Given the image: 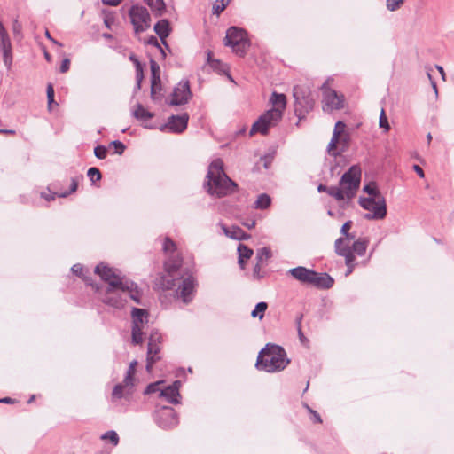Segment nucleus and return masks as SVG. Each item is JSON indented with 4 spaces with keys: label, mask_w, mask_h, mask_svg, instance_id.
I'll return each instance as SVG.
<instances>
[{
    "label": "nucleus",
    "mask_w": 454,
    "mask_h": 454,
    "mask_svg": "<svg viewBox=\"0 0 454 454\" xmlns=\"http://www.w3.org/2000/svg\"><path fill=\"white\" fill-rule=\"evenodd\" d=\"M204 186L211 196L218 198L231 194L238 187L237 184L225 174L223 162L220 159L213 160L209 165Z\"/></svg>",
    "instance_id": "nucleus-1"
},
{
    "label": "nucleus",
    "mask_w": 454,
    "mask_h": 454,
    "mask_svg": "<svg viewBox=\"0 0 454 454\" xmlns=\"http://www.w3.org/2000/svg\"><path fill=\"white\" fill-rule=\"evenodd\" d=\"M270 102L273 105V107L262 114L253 124L250 130V136H253L257 132L262 135L268 134L269 129L277 125L282 119L283 111L286 106V96L284 94L273 92L270 98Z\"/></svg>",
    "instance_id": "nucleus-2"
},
{
    "label": "nucleus",
    "mask_w": 454,
    "mask_h": 454,
    "mask_svg": "<svg viewBox=\"0 0 454 454\" xmlns=\"http://www.w3.org/2000/svg\"><path fill=\"white\" fill-rule=\"evenodd\" d=\"M289 363L282 347L268 343L259 352L255 366L260 371L273 373L284 370Z\"/></svg>",
    "instance_id": "nucleus-3"
},
{
    "label": "nucleus",
    "mask_w": 454,
    "mask_h": 454,
    "mask_svg": "<svg viewBox=\"0 0 454 454\" xmlns=\"http://www.w3.org/2000/svg\"><path fill=\"white\" fill-rule=\"evenodd\" d=\"M287 274L303 285L312 286L319 289L331 288L334 284L333 278L327 273H317L303 266L290 269Z\"/></svg>",
    "instance_id": "nucleus-4"
},
{
    "label": "nucleus",
    "mask_w": 454,
    "mask_h": 454,
    "mask_svg": "<svg viewBox=\"0 0 454 454\" xmlns=\"http://www.w3.org/2000/svg\"><path fill=\"white\" fill-rule=\"evenodd\" d=\"M294 98V113L301 120L313 109L315 101L310 89L306 86L296 85L293 90Z\"/></svg>",
    "instance_id": "nucleus-5"
},
{
    "label": "nucleus",
    "mask_w": 454,
    "mask_h": 454,
    "mask_svg": "<svg viewBox=\"0 0 454 454\" xmlns=\"http://www.w3.org/2000/svg\"><path fill=\"white\" fill-rule=\"evenodd\" d=\"M224 45L231 47L237 55L244 56L250 47V41L244 29L231 27L226 32Z\"/></svg>",
    "instance_id": "nucleus-6"
},
{
    "label": "nucleus",
    "mask_w": 454,
    "mask_h": 454,
    "mask_svg": "<svg viewBox=\"0 0 454 454\" xmlns=\"http://www.w3.org/2000/svg\"><path fill=\"white\" fill-rule=\"evenodd\" d=\"M359 205L369 211L364 217L366 220H381L387 215V205L384 198H364L359 199Z\"/></svg>",
    "instance_id": "nucleus-7"
},
{
    "label": "nucleus",
    "mask_w": 454,
    "mask_h": 454,
    "mask_svg": "<svg viewBox=\"0 0 454 454\" xmlns=\"http://www.w3.org/2000/svg\"><path fill=\"white\" fill-rule=\"evenodd\" d=\"M132 331L131 341L134 345H140L144 341V329L149 321L146 309L133 308L131 311Z\"/></svg>",
    "instance_id": "nucleus-8"
},
{
    "label": "nucleus",
    "mask_w": 454,
    "mask_h": 454,
    "mask_svg": "<svg viewBox=\"0 0 454 454\" xmlns=\"http://www.w3.org/2000/svg\"><path fill=\"white\" fill-rule=\"evenodd\" d=\"M361 182V168L358 165L351 166L347 172H345L340 180V186L347 193V199L351 200L356 193Z\"/></svg>",
    "instance_id": "nucleus-9"
},
{
    "label": "nucleus",
    "mask_w": 454,
    "mask_h": 454,
    "mask_svg": "<svg viewBox=\"0 0 454 454\" xmlns=\"http://www.w3.org/2000/svg\"><path fill=\"white\" fill-rule=\"evenodd\" d=\"M125 281L122 285H117V286H106L104 294L101 298L102 301L113 308L121 309L128 301V293L124 288Z\"/></svg>",
    "instance_id": "nucleus-10"
},
{
    "label": "nucleus",
    "mask_w": 454,
    "mask_h": 454,
    "mask_svg": "<svg viewBox=\"0 0 454 454\" xmlns=\"http://www.w3.org/2000/svg\"><path fill=\"white\" fill-rule=\"evenodd\" d=\"M129 15L136 34L145 32L150 27L151 17L145 7L135 4L129 9Z\"/></svg>",
    "instance_id": "nucleus-11"
},
{
    "label": "nucleus",
    "mask_w": 454,
    "mask_h": 454,
    "mask_svg": "<svg viewBox=\"0 0 454 454\" xmlns=\"http://www.w3.org/2000/svg\"><path fill=\"white\" fill-rule=\"evenodd\" d=\"M320 89L323 93L322 103L324 112L329 113L333 110L343 108L344 96L331 89L328 85V82H324Z\"/></svg>",
    "instance_id": "nucleus-12"
},
{
    "label": "nucleus",
    "mask_w": 454,
    "mask_h": 454,
    "mask_svg": "<svg viewBox=\"0 0 454 454\" xmlns=\"http://www.w3.org/2000/svg\"><path fill=\"white\" fill-rule=\"evenodd\" d=\"M94 271L107 284L106 286H117V285H122V282L127 280L121 276L119 270L110 268L104 263L97 265Z\"/></svg>",
    "instance_id": "nucleus-13"
},
{
    "label": "nucleus",
    "mask_w": 454,
    "mask_h": 454,
    "mask_svg": "<svg viewBox=\"0 0 454 454\" xmlns=\"http://www.w3.org/2000/svg\"><path fill=\"white\" fill-rule=\"evenodd\" d=\"M155 422L163 429H170L178 424L177 414L171 407L163 406L155 411Z\"/></svg>",
    "instance_id": "nucleus-14"
},
{
    "label": "nucleus",
    "mask_w": 454,
    "mask_h": 454,
    "mask_svg": "<svg viewBox=\"0 0 454 454\" xmlns=\"http://www.w3.org/2000/svg\"><path fill=\"white\" fill-rule=\"evenodd\" d=\"M192 96L189 81L183 80L174 88L172 98L169 100L168 104L170 106L184 105L190 100Z\"/></svg>",
    "instance_id": "nucleus-15"
},
{
    "label": "nucleus",
    "mask_w": 454,
    "mask_h": 454,
    "mask_svg": "<svg viewBox=\"0 0 454 454\" xmlns=\"http://www.w3.org/2000/svg\"><path fill=\"white\" fill-rule=\"evenodd\" d=\"M196 280L192 276H189L183 279L176 290V295L181 298L184 304L190 303L194 296Z\"/></svg>",
    "instance_id": "nucleus-16"
},
{
    "label": "nucleus",
    "mask_w": 454,
    "mask_h": 454,
    "mask_svg": "<svg viewBox=\"0 0 454 454\" xmlns=\"http://www.w3.org/2000/svg\"><path fill=\"white\" fill-rule=\"evenodd\" d=\"M344 239H337L334 243L335 252L338 255L343 256L345 258V263L347 265V271L345 276L350 275L355 267V255H353L352 251L350 249V246L348 244L345 247H341Z\"/></svg>",
    "instance_id": "nucleus-17"
},
{
    "label": "nucleus",
    "mask_w": 454,
    "mask_h": 454,
    "mask_svg": "<svg viewBox=\"0 0 454 454\" xmlns=\"http://www.w3.org/2000/svg\"><path fill=\"white\" fill-rule=\"evenodd\" d=\"M189 121V115L187 113H184L179 115H171L168 122L160 127V130L163 131L165 129H168L174 133H182L186 129Z\"/></svg>",
    "instance_id": "nucleus-18"
},
{
    "label": "nucleus",
    "mask_w": 454,
    "mask_h": 454,
    "mask_svg": "<svg viewBox=\"0 0 454 454\" xmlns=\"http://www.w3.org/2000/svg\"><path fill=\"white\" fill-rule=\"evenodd\" d=\"M181 387V381L176 380L173 384L166 387L160 391V396L165 398L168 402L173 404H177L180 403L179 397V388Z\"/></svg>",
    "instance_id": "nucleus-19"
},
{
    "label": "nucleus",
    "mask_w": 454,
    "mask_h": 454,
    "mask_svg": "<svg viewBox=\"0 0 454 454\" xmlns=\"http://www.w3.org/2000/svg\"><path fill=\"white\" fill-rule=\"evenodd\" d=\"M153 29H154V32L157 34V35L161 40L163 45L167 46V48L168 49V44L166 42V38L170 35V32H171L170 23H169L168 20L162 19V20H159L154 25Z\"/></svg>",
    "instance_id": "nucleus-20"
},
{
    "label": "nucleus",
    "mask_w": 454,
    "mask_h": 454,
    "mask_svg": "<svg viewBox=\"0 0 454 454\" xmlns=\"http://www.w3.org/2000/svg\"><path fill=\"white\" fill-rule=\"evenodd\" d=\"M0 46L4 63L5 67L10 69L12 64V44L8 35L0 38Z\"/></svg>",
    "instance_id": "nucleus-21"
},
{
    "label": "nucleus",
    "mask_w": 454,
    "mask_h": 454,
    "mask_svg": "<svg viewBox=\"0 0 454 454\" xmlns=\"http://www.w3.org/2000/svg\"><path fill=\"white\" fill-rule=\"evenodd\" d=\"M160 345H152L147 347L146 371L151 372L153 364L160 360Z\"/></svg>",
    "instance_id": "nucleus-22"
},
{
    "label": "nucleus",
    "mask_w": 454,
    "mask_h": 454,
    "mask_svg": "<svg viewBox=\"0 0 454 454\" xmlns=\"http://www.w3.org/2000/svg\"><path fill=\"white\" fill-rule=\"evenodd\" d=\"M222 229L224 234L236 240H246L249 239L250 235L247 234L241 228L238 226L226 227L225 225H222Z\"/></svg>",
    "instance_id": "nucleus-23"
},
{
    "label": "nucleus",
    "mask_w": 454,
    "mask_h": 454,
    "mask_svg": "<svg viewBox=\"0 0 454 454\" xmlns=\"http://www.w3.org/2000/svg\"><path fill=\"white\" fill-rule=\"evenodd\" d=\"M182 266V259L178 255L169 257L164 263L165 272L172 277V274L178 276V270Z\"/></svg>",
    "instance_id": "nucleus-24"
},
{
    "label": "nucleus",
    "mask_w": 454,
    "mask_h": 454,
    "mask_svg": "<svg viewBox=\"0 0 454 454\" xmlns=\"http://www.w3.org/2000/svg\"><path fill=\"white\" fill-rule=\"evenodd\" d=\"M124 288L128 293V300L134 301L137 304H141V293L137 290V286L132 281L125 280Z\"/></svg>",
    "instance_id": "nucleus-25"
},
{
    "label": "nucleus",
    "mask_w": 454,
    "mask_h": 454,
    "mask_svg": "<svg viewBox=\"0 0 454 454\" xmlns=\"http://www.w3.org/2000/svg\"><path fill=\"white\" fill-rule=\"evenodd\" d=\"M177 275L172 274V277L169 274L165 273L160 276L157 279L156 285L163 290H171L176 286L175 281Z\"/></svg>",
    "instance_id": "nucleus-26"
},
{
    "label": "nucleus",
    "mask_w": 454,
    "mask_h": 454,
    "mask_svg": "<svg viewBox=\"0 0 454 454\" xmlns=\"http://www.w3.org/2000/svg\"><path fill=\"white\" fill-rule=\"evenodd\" d=\"M238 254H239L238 263L241 269H244L246 261L248 260L253 255L254 251H253V249L249 248L247 246L240 243L238 246Z\"/></svg>",
    "instance_id": "nucleus-27"
},
{
    "label": "nucleus",
    "mask_w": 454,
    "mask_h": 454,
    "mask_svg": "<svg viewBox=\"0 0 454 454\" xmlns=\"http://www.w3.org/2000/svg\"><path fill=\"white\" fill-rule=\"evenodd\" d=\"M132 115L139 121H145L153 118L154 114L145 109L140 103H137L132 111Z\"/></svg>",
    "instance_id": "nucleus-28"
},
{
    "label": "nucleus",
    "mask_w": 454,
    "mask_h": 454,
    "mask_svg": "<svg viewBox=\"0 0 454 454\" xmlns=\"http://www.w3.org/2000/svg\"><path fill=\"white\" fill-rule=\"evenodd\" d=\"M155 16H161L166 11V4L163 0H145Z\"/></svg>",
    "instance_id": "nucleus-29"
},
{
    "label": "nucleus",
    "mask_w": 454,
    "mask_h": 454,
    "mask_svg": "<svg viewBox=\"0 0 454 454\" xmlns=\"http://www.w3.org/2000/svg\"><path fill=\"white\" fill-rule=\"evenodd\" d=\"M368 245V240L365 239H358L356 240L352 247H350V249L352 251V254H356L359 256H362L365 254L366 248Z\"/></svg>",
    "instance_id": "nucleus-30"
},
{
    "label": "nucleus",
    "mask_w": 454,
    "mask_h": 454,
    "mask_svg": "<svg viewBox=\"0 0 454 454\" xmlns=\"http://www.w3.org/2000/svg\"><path fill=\"white\" fill-rule=\"evenodd\" d=\"M340 143H341V137L337 136V133H333L331 141L327 145L328 153L334 157L340 155V153L337 151V144H340Z\"/></svg>",
    "instance_id": "nucleus-31"
},
{
    "label": "nucleus",
    "mask_w": 454,
    "mask_h": 454,
    "mask_svg": "<svg viewBox=\"0 0 454 454\" xmlns=\"http://www.w3.org/2000/svg\"><path fill=\"white\" fill-rule=\"evenodd\" d=\"M271 203L270 197L266 193H262L257 197L254 202V208L256 209H266Z\"/></svg>",
    "instance_id": "nucleus-32"
},
{
    "label": "nucleus",
    "mask_w": 454,
    "mask_h": 454,
    "mask_svg": "<svg viewBox=\"0 0 454 454\" xmlns=\"http://www.w3.org/2000/svg\"><path fill=\"white\" fill-rule=\"evenodd\" d=\"M327 193L337 200H344L347 199V193L341 186H329V192Z\"/></svg>",
    "instance_id": "nucleus-33"
},
{
    "label": "nucleus",
    "mask_w": 454,
    "mask_h": 454,
    "mask_svg": "<svg viewBox=\"0 0 454 454\" xmlns=\"http://www.w3.org/2000/svg\"><path fill=\"white\" fill-rule=\"evenodd\" d=\"M363 190L369 195L368 198H384L374 183H370L364 185Z\"/></svg>",
    "instance_id": "nucleus-34"
},
{
    "label": "nucleus",
    "mask_w": 454,
    "mask_h": 454,
    "mask_svg": "<svg viewBox=\"0 0 454 454\" xmlns=\"http://www.w3.org/2000/svg\"><path fill=\"white\" fill-rule=\"evenodd\" d=\"M271 257V251L269 247H262L257 250L256 261L259 263L266 264L267 261Z\"/></svg>",
    "instance_id": "nucleus-35"
},
{
    "label": "nucleus",
    "mask_w": 454,
    "mask_h": 454,
    "mask_svg": "<svg viewBox=\"0 0 454 454\" xmlns=\"http://www.w3.org/2000/svg\"><path fill=\"white\" fill-rule=\"evenodd\" d=\"M268 308V304L264 301L258 302L251 312L252 317H258L260 320L263 318L264 313Z\"/></svg>",
    "instance_id": "nucleus-36"
},
{
    "label": "nucleus",
    "mask_w": 454,
    "mask_h": 454,
    "mask_svg": "<svg viewBox=\"0 0 454 454\" xmlns=\"http://www.w3.org/2000/svg\"><path fill=\"white\" fill-rule=\"evenodd\" d=\"M162 90L161 82L160 79H158V81L151 80V98L153 101H156L160 98V92Z\"/></svg>",
    "instance_id": "nucleus-37"
},
{
    "label": "nucleus",
    "mask_w": 454,
    "mask_h": 454,
    "mask_svg": "<svg viewBox=\"0 0 454 454\" xmlns=\"http://www.w3.org/2000/svg\"><path fill=\"white\" fill-rule=\"evenodd\" d=\"M150 68H151V80L158 81L160 79V68L157 62L153 59L150 60Z\"/></svg>",
    "instance_id": "nucleus-38"
},
{
    "label": "nucleus",
    "mask_w": 454,
    "mask_h": 454,
    "mask_svg": "<svg viewBox=\"0 0 454 454\" xmlns=\"http://www.w3.org/2000/svg\"><path fill=\"white\" fill-rule=\"evenodd\" d=\"M161 340V334L157 330H152L148 338V346L160 345Z\"/></svg>",
    "instance_id": "nucleus-39"
},
{
    "label": "nucleus",
    "mask_w": 454,
    "mask_h": 454,
    "mask_svg": "<svg viewBox=\"0 0 454 454\" xmlns=\"http://www.w3.org/2000/svg\"><path fill=\"white\" fill-rule=\"evenodd\" d=\"M87 176L92 184H95L102 178L99 169L95 167H91L88 169Z\"/></svg>",
    "instance_id": "nucleus-40"
},
{
    "label": "nucleus",
    "mask_w": 454,
    "mask_h": 454,
    "mask_svg": "<svg viewBox=\"0 0 454 454\" xmlns=\"http://www.w3.org/2000/svg\"><path fill=\"white\" fill-rule=\"evenodd\" d=\"M126 395H128L127 388H125L123 384L119 383V384L115 385V387H114L113 393H112L113 397L121 399V398L126 396Z\"/></svg>",
    "instance_id": "nucleus-41"
},
{
    "label": "nucleus",
    "mask_w": 454,
    "mask_h": 454,
    "mask_svg": "<svg viewBox=\"0 0 454 454\" xmlns=\"http://www.w3.org/2000/svg\"><path fill=\"white\" fill-rule=\"evenodd\" d=\"M101 439L109 440L114 446H117L119 443V436L117 433L114 430L106 432L104 434L101 435Z\"/></svg>",
    "instance_id": "nucleus-42"
},
{
    "label": "nucleus",
    "mask_w": 454,
    "mask_h": 454,
    "mask_svg": "<svg viewBox=\"0 0 454 454\" xmlns=\"http://www.w3.org/2000/svg\"><path fill=\"white\" fill-rule=\"evenodd\" d=\"M231 0H216L213 6V12L219 15L228 5Z\"/></svg>",
    "instance_id": "nucleus-43"
},
{
    "label": "nucleus",
    "mask_w": 454,
    "mask_h": 454,
    "mask_svg": "<svg viewBox=\"0 0 454 454\" xmlns=\"http://www.w3.org/2000/svg\"><path fill=\"white\" fill-rule=\"evenodd\" d=\"M176 249L175 242L169 238H165L163 243V250L166 254H172Z\"/></svg>",
    "instance_id": "nucleus-44"
},
{
    "label": "nucleus",
    "mask_w": 454,
    "mask_h": 454,
    "mask_svg": "<svg viewBox=\"0 0 454 454\" xmlns=\"http://www.w3.org/2000/svg\"><path fill=\"white\" fill-rule=\"evenodd\" d=\"M144 78V74H143V69H142V67L139 63V61H137V68H136V80H137V84H136V90H139L141 89V83H142V80Z\"/></svg>",
    "instance_id": "nucleus-45"
},
{
    "label": "nucleus",
    "mask_w": 454,
    "mask_h": 454,
    "mask_svg": "<svg viewBox=\"0 0 454 454\" xmlns=\"http://www.w3.org/2000/svg\"><path fill=\"white\" fill-rule=\"evenodd\" d=\"M121 384H123L125 388H127V394H131V388L134 386V375H131L130 373H126Z\"/></svg>",
    "instance_id": "nucleus-46"
},
{
    "label": "nucleus",
    "mask_w": 454,
    "mask_h": 454,
    "mask_svg": "<svg viewBox=\"0 0 454 454\" xmlns=\"http://www.w3.org/2000/svg\"><path fill=\"white\" fill-rule=\"evenodd\" d=\"M107 154V148L105 145H98L94 148V155L99 160H104Z\"/></svg>",
    "instance_id": "nucleus-47"
},
{
    "label": "nucleus",
    "mask_w": 454,
    "mask_h": 454,
    "mask_svg": "<svg viewBox=\"0 0 454 454\" xmlns=\"http://www.w3.org/2000/svg\"><path fill=\"white\" fill-rule=\"evenodd\" d=\"M404 0H387V10L394 12L398 10L403 4Z\"/></svg>",
    "instance_id": "nucleus-48"
},
{
    "label": "nucleus",
    "mask_w": 454,
    "mask_h": 454,
    "mask_svg": "<svg viewBox=\"0 0 454 454\" xmlns=\"http://www.w3.org/2000/svg\"><path fill=\"white\" fill-rule=\"evenodd\" d=\"M110 146H114L115 149L114 153H117L119 155H121L126 149L125 145L119 140H114L111 142Z\"/></svg>",
    "instance_id": "nucleus-49"
},
{
    "label": "nucleus",
    "mask_w": 454,
    "mask_h": 454,
    "mask_svg": "<svg viewBox=\"0 0 454 454\" xmlns=\"http://www.w3.org/2000/svg\"><path fill=\"white\" fill-rule=\"evenodd\" d=\"M163 381H157V382H154V383H151L149 384L144 394L145 395H149V394H153V393H156L158 391H160V389L159 388V386L162 383Z\"/></svg>",
    "instance_id": "nucleus-50"
},
{
    "label": "nucleus",
    "mask_w": 454,
    "mask_h": 454,
    "mask_svg": "<svg viewBox=\"0 0 454 454\" xmlns=\"http://www.w3.org/2000/svg\"><path fill=\"white\" fill-rule=\"evenodd\" d=\"M46 92H47V99H48V107L51 108L52 104L55 103V101H54V89H53L52 84L50 83V84L47 85Z\"/></svg>",
    "instance_id": "nucleus-51"
},
{
    "label": "nucleus",
    "mask_w": 454,
    "mask_h": 454,
    "mask_svg": "<svg viewBox=\"0 0 454 454\" xmlns=\"http://www.w3.org/2000/svg\"><path fill=\"white\" fill-rule=\"evenodd\" d=\"M380 127L385 129L387 131L390 129L384 109L381 110L380 116Z\"/></svg>",
    "instance_id": "nucleus-52"
},
{
    "label": "nucleus",
    "mask_w": 454,
    "mask_h": 454,
    "mask_svg": "<svg viewBox=\"0 0 454 454\" xmlns=\"http://www.w3.org/2000/svg\"><path fill=\"white\" fill-rule=\"evenodd\" d=\"M345 128H346V124L343 121H339L336 122L333 133H337V136L341 137V135L344 134Z\"/></svg>",
    "instance_id": "nucleus-53"
},
{
    "label": "nucleus",
    "mask_w": 454,
    "mask_h": 454,
    "mask_svg": "<svg viewBox=\"0 0 454 454\" xmlns=\"http://www.w3.org/2000/svg\"><path fill=\"white\" fill-rule=\"evenodd\" d=\"M77 187H78V180H77V178L74 177V178H72V181H71L70 191L60 193L59 195V197H61V198L67 197L69 193L74 192L77 190Z\"/></svg>",
    "instance_id": "nucleus-54"
},
{
    "label": "nucleus",
    "mask_w": 454,
    "mask_h": 454,
    "mask_svg": "<svg viewBox=\"0 0 454 454\" xmlns=\"http://www.w3.org/2000/svg\"><path fill=\"white\" fill-rule=\"evenodd\" d=\"M214 70L217 71V72H225V67L223 66V64L218 60V59H215V60H212V62H210V65H209Z\"/></svg>",
    "instance_id": "nucleus-55"
},
{
    "label": "nucleus",
    "mask_w": 454,
    "mask_h": 454,
    "mask_svg": "<svg viewBox=\"0 0 454 454\" xmlns=\"http://www.w3.org/2000/svg\"><path fill=\"white\" fill-rule=\"evenodd\" d=\"M262 263H259V262H256V264L254 267L253 270V277L256 279H260L264 277L263 274L261 273V267L262 266Z\"/></svg>",
    "instance_id": "nucleus-56"
},
{
    "label": "nucleus",
    "mask_w": 454,
    "mask_h": 454,
    "mask_svg": "<svg viewBox=\"0 0 454 454\" xmlns=\"http://www.w3.org/2000/svg\"><path fill=\"white\" fill-rule=\"evenodd\" d=\"M72 271L74 274L79 276V277H82L83 275V267L82 264L80 263H77V264H74L73 267H72Z\"/></svg>",
    "instance_id": "nucleus-57"
},
{
    "label": "nucleus",
    "mask_w": 454,
    "mask_h": 454,
    "mask_svg": "<svg viewBox=\"0 0 454 454\" xmlns=\"http://www.w3.org/2000/svg\"><path fill=\"white\" fill-rule=\"evenodd\" d=\"M352 225L351 221H347L341 227L340 232L344 236H348V231L350 230Z\"/></svg>",
    "instance_id": "nucleus-58"
},
{
    "label": "nucleus",
    "mask_w": 454,
    "mask_h": 454,
    "mask_svg": "<svg viewBox=\"0 0 454 454\" xmlns=\"http://www.w3.org/2000/svg\"><path fill=\"white\" fill-rule=\"evenodd\" d=\"M70 67V60L68 59H64L60 65L59 71L61 73H66Z\"/></svg>",
    "instance_id": "nucleus-59"
},
{
    "label": "nucleus",
    "mask_w": 454,
    "mask_h": 454,
    "mask_svg": "<svg viewBox=\"0 0 454 454\" xmlns=\"http://www.w3.org/2000/svg\"><path fill=\"white\" fill-rule=\"evenodd\" d=\"M307 408L309 411L312 414V420L316 423H321L322 419L320 415L316 411L311 410L309 407L307 406Z\"/></svg>",
    "instance_id": "nucleus-60"
},
{
    "label": "nucleus",
    "mask_w": 454,
    "mask_h": 454,
    "mask_svg": "<svg viewBox=\"0 0 454 454\" xmlns=\"http://www.w3.org/2000/svg\"><path fill=\"white\" fill-rule=\"evenodd\" d=\"M59 194H57L55 192L51 193V192H49V193H46V192H42L41 193V196L45 199V200L47 201H51V200H55L56 196H59Z\"/></svg>",
    "instance_id": "nucleus-61"
},
{
    "label": "nucleus",
    "mask_w": 454,
    "mask_h": 454,
    "mask_svg": "<svg viewBox=\"0 0 454 454\" xmlns=\"http://www.w3.org/2000/svg\"><path fill=\"white\" fill-rule=\"evenodd\" d=\"M12 27H13V33L15 35L20 34V32H21V25H20V23L17 20H15L13 21V26Z\"/></svg>",
    "instance_id": "nucleus-62"
},
{
    "label": "nucleus",
    "mask_w": 454,
    "mask_h": 454,
    "mask_svg": "<svg viewBox=\"0 0 454 454\" xmlns=\"http://www.w3.org/2000/svg\"><path fill=\"white\" fill-rule=\"evenodd\" d=\"M147 43H148V44H151V45H153V46H155V47H157V48H160V43H159V42H158L157 38H156L155 36H153V35H152V36L148 39Z\"/></svg>",
    "instance_id": "nucleus-63"
},
{
    "label": "nucleus",
    "mask_w": 454,
    "mask_h": 454,
    "mask_svg": "<svg viewBox=\"0 0 454 454\" xmlns=\"http://www.w3.org/2000/svg\"><path fill=\"white\" fill-rule=\"evenodd\" d=\"M137 361H133L129 364V369L126 373H130L131 375L135 374Z\"/></svg>",
    "instance_id": "nucleus-64"
}]
</instances>
